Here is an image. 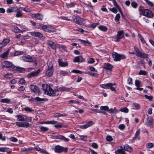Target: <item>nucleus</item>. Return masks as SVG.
Listing matches in <instances>:
<instances>
[{
    "instance_id": "nucleus-3",
    "label": "nucleus",
    "mask_w": 154,
    "mask_h": 154,
    "mask_svg": "<svg viewBox=\"0 0 154 154\" xmlns=\"http://www.w3.org/2000/svg\"><path fill=\"white\" fill-rule=\"evenodd\" d=\"M47 66L48 68L46 69L45 75L47 76L50 77L52 75L54 72L53 66L51 61L48 62Z\"/></svg>"
},
{
    "instance_id": "nucleus-14",
    "label": "nucleus",
    "mask_w": 154,
    "mask_h": 154,
    "mask_svg": "<svg viewBox=\"0 0 154 154\" xmlns=\"http://www.w3.org/2000/svg\"><path fill=\"white\" fill-rule=\"evenodd\" d=\"M40 72V70L39 69L32 72L28 75V77L29 78H31L34 76H37Z\"/></svg>"
},
{
    "instance_id": "nucleus-35",
    "label": "nucleus",
    "mask_w": 154,
    "mask_h": 154,
    "mask_svg": "<svg viewBox=\"0 0 154 154\" xmlns=\"http://www.w3.org/2000/svg\"><path fill=\"white\" fill-rule=\"evenodd\" d=\"M45 99L43 98H40L39 97H35L34 99V100H35L37 102H44L45 101Z\"/></svg>"
},
{
    "instance_id": "nucleus-39",
    "label": "nucleus",
    "mask_w": 154,
    "mask_h": 154,
    "mask_svg": "<svg viewBox=\"0 0 154 154\" xmlns=\"http://www.w3.org/2000/svg\"><path fill=\"white\" fill-rule=\"evenodd\" d=\"M154 146L152 143H148L146 144V147L147 148H151Z\"/></svg>"
},
{
    "instance_id": "nucleus-59",
    "label": "nucleus",
    "mask_w": 154,
    "mask_h": 154,
    "mask_svg": "<svg viewBox=\"0 0 154 154\" xmlns=\"http://www.w3.org/2000/svg\"><path fill=\"white\" fill-rule=\"evenodd\" d=\"M94 124V122L92 121H90L88 122L86 124V125H87V126H88V128Z\"/></svg>"
},
{
    "instance_id": "nucleus-2",
    "label": "nucleus",
    "mask_w": 154,
    "mask_h": 154,
    "mask_svg": "<svg viewBox=\"0 0 154 154\" xmlns=\"http://www.w3.org/2000/svg\"><path fill=\"white\" fill-rule=\"evenodd\" d=\"M3 66L6 68H11L14 70L18 71L20 72H23L25 71L24 69L19 67L15 66L13 65L12 63L8 61H5L3 62Z\"/></svg>"
},
{
    "instance_id": "nucleus-36",
    "label": "nucleus",
    "mask_w": 154,
    "mask_h": 154,
    "mask_svg": "<svg viewBox=\"0 0 154 154\" xmlns=\"http://www.w3.org/2000/svg\"><path fill=\"white\" fill-rule=\"evenodd\" d=\"M21 10L30 13L31 12V10L27 7H21Z\"/></svg>"
},
{
    "instance_id": "nucleus-23",
    "label": "nucleus",
    "mask_w": 154,
    "mask_h": 154,
    "mask_svg": "<svg viewBox=\"0 0 154 154\" xmlns=\"http://www.w3.org/2000/svg\"><path fill=\"white\" fill-rule=\"evenodd\" d=\"M123 148L124 150L130 152H131L133 151L132 148L127 145H125Z\"/></svg>"
},
{
    "instance_id": "nucleus-31",
    "label": "nucleus",
    "mask_w": 154,
    "mask_h": 154,
    "mask_svg": "<svg viewBox=\"0 0 154 154\" xmlns=\"http://www.w3.org/2000/svg\"><path fill=\"white\" fill-rule=\"evenodd\" d=\"M110 113H112L113 114L116 113L118 112V111L115 109V108L114 109H111L108 110V111Z\"/></svg>"
},
{
    "instance_id": "nucleus-9",
    "label": "nucleus",
    "mask_w": 154,
    "mask_h": 154,
    "mask_svg": "<svg viewBox=\"0 0 154 154\" xmlns=\"http://www.w3.org/2000/svg\"><path fill=\"white\" fill-rule=\"evenodd\" d=\"M29 88L31 90L35 93L38 94V95L39 94L40 90L37 86L34 85H30Z\"/></svg>"
},
{
    "instance_id": "nucleus-61",
    "label": "nucleus",
    "mask_w": 154,
    "mask_h": 154,
    "mask_svg": "<svg viewBox=\"0 0 154 154\" xmlns=\"http://www.w3.org/2000/svg\"><path fill=\"white\" fill-rule=\"evenodd\" d=\"M140 82L138 80H136L135 81V85L137 86V87H139L140 85Z\"/></svg>"
},
{
    "instance_id": "nucleus-1",
    "label": "nucleus",
    "mask_w": 154,
    "mask_h": 154,
    "mask_svg": "<svg viewBox=\"0 0 154 154\" xmlns=\"http://www.w3.org/2000/svg\"><path fill=\"white\" fill-rule=\"evenodd\" d=\"M42 89L45 93L52 97L57 96L59 95L58 91H68L72 89V88H67L63 86L57 88V89L53 90L50 86L47 84H43L42 85Z\"/></svg>"
},
{
    "instance_id": "nucleus-20",
    "label": "nucleus",
    "mask_w": 154,
    "mask_h": 154,
    "mask_svg": "<svg viewBox=\"0 0 154 154\" xmlns=\"http://www.w3.org/2000/svg\"><path fill=\"white\" fill-rule=\"evenodd\" d=\"M137 56L142 58H147L148 55L144 53H143L140 51L138 54H136Z\"/></svg>"
},
{
    "instance_id": "nucleus-60",
    "label": "nucleus",
    "mask_w": 154,
    "mask_h": 154,
    "mask_svg": "<svg viewBox=\"0 0 154 154\" xmlns=\"http://www.w3.org/2000/svg\"><path fill=\"white\" fill-rule=\"evenodd\" d=\"M131 5L134 8H136L138 6V5L137 3L135 2H133L131 3Z\"/></svg>"
},
{
    "instance_id": "nucleus-4",
    "label": "nucleus",
    "mask_w": 154,
    "mask_h": 154,
    "mask_svg": "<svg viewBox=\"0 0 154 154\" xmlns=\"http://www.w3.org/2000/svg\"><path fill=\"white\" fill-rule=\"evenodd\" d=\"M112 57L115 61H119L122 59L126 58L125 56L122 54H119L116 52H113L112 54Z\"/></svg>"
},
{
    "instance_id": "nucleus-55",
    "label": "nucleus",
    "mask_w": 154,
    "mask_h": 154,
    "mask_svg": "<svg viewBox=\"0 0 154 154\" xmlns=\"http://www.w3.org/2000/svg\"><path fill=\"white\" fill-rule=\"evenodd\" d=\"M106 139L109 142L113 140L112 137L110 136H107L106 137Z\"/></svg>"
},
{
    "instance_id": "nucleus-46",
    "label": "nucleus",
    "mask_w": 154,
    "mask_h": 154,
    "mask_svg": "<svg viewBox=\"0 0 154 154\" xmlns=\"http://www.w3.org/2000/svg\"><path fill=\"white\" fill-rule=\"evenodd\" d=\"M133 107L134 108V109H139L140 107L139 104L137 103H133Z\"/></svg>"
},
{
    "instance_id": "nucleus-33",
    "label": "nucleus",
    "mask_w": 154,
    "mask_h": 154,
    "mask_svg": "<svg viewBox=\"0 0 154 154\" xmlns=\"http://www.w3.org/2000/svg\"><path fill=\"white\" fill-rule=\"evenodd\" d=\"M109 83L101 84L100 85V86L103 88L106 89H109Z\"/></svg>"
},
{
    "instance_id": "nucleus-24",
    "label": "nucleus",
    "mask_w": 154,
    "mask_h": 154,
    "mask_svg": "<svg viewBox=\"0 0 154 154\" xmlns=\"http://www.w3.org/2000/svg\"><path fill=\"white\" fill-rule=\"evenodd\" d=\"M58 62L60 66L62 67H65L68 66V63L67 62H62L60 59H58Z\"/></svg>"
},
{
    "instance_id": "nucleus-27",
    "label": "nucleus",
    "mask_w": 154,
    "mask_h": 154,
    "mask_svg": "<svg viewBox=\"0 0 154 154\" xmlns=\"http://www.w3.org/2000/svg\"><path fill=\"white\" fill-rule=\"evenodd\" d=\"M17 119L19 121H25L24 117L21 115H17L16 116Z\"/></svg>"
},
{
    "instance_id": "nucleus-12",
    "label": "nucleus",
    "mask_w": 154,
    "mask_h": 154,
    "mask_svg": "<svg viewBox=\"0 0 154 154\" xmlns=\"http://www.w3.org/2000/svg\"><path fill=\"white\" fill-rule=\"evenodd\" d=\"M23 60L26 62H32L33 61L32 57L31 56L26 55L22 57Z\"/></svg>"
},
{
    "instance_id": "nucleus-8",
    "label": "nucleus",
    "mask_w": 154,
    "mask_h": 154,
    "mask_svg": "<svg viewBox=\"0 0 154 154\" xmlns=\"http://www.w3.org/2000/svg\"><path fill=\"white\" fill-rule=\"evenodd\" d=\"M72 19L75 23L79 25H82L83 23L84 20L79 16H73L72 17Z\"/></svg>"
},
{
    "instance_id": "nucleus-5",
    "label": "nucleus",
    "mask_w": 154,
    "mask_h": 154,
    "mask_svg": "<svg viewBox=\"0 0 154 154\" xmlns=\"http://www.w3.org/2000/svg\"><path fill=\"white\" fill-rule=\"evenodd\" d=\"M68 150L67 147L64 148L60 145H57L55 146L54 151L57 153H60L63 152H66Z\"/></svg>"
},
{
    "instance_id": "nucleus-10",
    "label": "nucleus",
    "mask_w": 154,
    "mask_h": 154,
    "mask_svg": "<svg viewBox=\"0 0 154 154\" xmlns=\"http://www.w3.org/2000/svg\"><path fill=\"white\" fill-rule=\"evenodd\" d=\"M124 37V32L123 30L118 31L117 34V37L115 41L119 42L120 40Z\"/></svg>"
},
{
    "instance_id": "nucleus-49",
    "label": "nucleus",
    "mask_w": 154,
    "mask_h": 154,
    "mask_svg": "<svg viewBox=\"0 0 154 154\" xmlns=\"http://www.w3.org/2000/svg\"><path fill=\"white\" fill-rule=\"evenodd\" d=\"M75 5V4L73 3H71L70 4H66L67 7L68 8L73 7Z\"/></svg>"
},
{
    "instance_id": "nucleus-32",
    "label": "nucleus",
    "mask_w": 154,
    "mask_h": 154,
    "mask_svg": "<svg viewBox=\"0 0 154 154\" xmlns=\"http://www.w3.org/2000/svg\"><path fill=\"white\" fill-rule=\"evenodd\" d=\"M98 27L100 30L103 32H106L107 30V28L105 26H100Z\"/></svg>"
},
{
    "instance_id": "nucleus-54",
    "label": "nucleus",
    "mask_w": 154,
    "mask_h": 154,
    "mask_svg": "<svg viewBox=\"0 0 154 154\" xmlns=\"http://www.w3.org/2000/svg\"><path fill=\"white\" fill-rule=\"evenodd\" d=\"M139 38H140V40L143 44H144L146 42L145 40L142 37V36L140 35H138Z\"/></svg>"
},
{
    "instance_id": "nucleus-21",
    "label": "nucleus",
    "mask_w": 154,
    "mask_h": 154,
    "mask_svg": "<svg viewBox=\"0 0 154 154\" xmlns=\"http://www.w3.org/2000/svg\"><path fill=\"white\" fill-rule=\"evenodd\" d=\"M112 67V66L109 63H104L103 66L104 68L109 70H111Z\"/></svg>"
},
{
    "instance_id": "nucleus-57",
    "label": "nucleus",
    "mask_w": 154,
    "mask_h": 154,
    "mask_svg": "<svg viewBox=\"0 0 154 154\" xmlns=\"http://www.w3.org/2000/svg\"><path fill=\"white\" fill-rule=\"evenodd\" d=\"M60 140H62L66 142H68L69 140V139L68 138H66L64 136L62 135H61V137Z\"/></svg>"
},
{
    "instance_id": "nucleus-43",
    "label": "nucleus",
    "mask_w": 154,
    "mask_h": 154,
    "mask_svg": "<svg viewBox=\"0 0 154 154\" xmlns=\"http://www.w3.org/2000/svg\"><path fill=\"white\" fill-rule=\"evenodd\" d=\"M8 148L7 147H0V152H6L8 151Z\"/></svg>"
},
{
    "instance_id": "nucleus-42",
    "label": "nucleus",
    "mask_w": 154,
    "mask_h": 154,
    "mask_svg": "<svg viewBox=\"0 0 154 154\" xmlns=\"http://www.w3.org/2000/svg\"><path fill=\"white\" fill-rule=\"evenodd\" d=\"M24 110L27 112H31L33 110L29 107H26L24 108Z\"/></svg>"
},
{
    "instance_id": "nucleus-11",
    "label": "nucleus",
    "mask_w": 154,
    "mask_h": 154,
    "mask_svg": "<svg viewBox=\"0 0 154 154\" xmlns=\"http://www.w3.org/2000/svg\"><path fill=\"white\" fill-rule=\"evenodd\" d=\"M16 125L17 126L21 127L28 128L29 126V123L26 122H16Z\"/></svg>"
},
{
    "instance_id": "nucleus-47",
    "label": "nucleus",
    "mask_w": 154,
    "mask_h": 154,
    "mask_svg": "<svg viewBox=\"0 0 154 154\" xmlns=\"http://www.w3.org/2000/svg\"><path fill=\"white\" fill-rule=\"evenodd\" d=\"M40 129L42 131L44 132L48 130V128L44 126L41 127Z\"/></svg>"
},
{
    "instance_id": "nucleus-22",
    "label": "nucleus",
    "mask_w": 154,
    "mask_h": 154,
    "mask_svg": "<svg viewBox=\"0 0 154 154\" xmlns=\"http://www.w3.org/2000/svg\"><path fill=\"white\" fill-rule=\"evenodd\" d=\"M147 121L146 122V124L149 126H152V122L153 121L152 118L151 116H149L147 119Z\"/></svg>"
},
{
    "instance_id": "nucleus-16",
    "label": "nucleus",
    "mask_w": 154,
    "mask_h": 154,
    "mask_svg": "<svg viewBox=\"0 0 154 154\" xmlns=\"http://www.w3.org/2000/svg\"><path fill=\"white\" fill-rule=\"evenodd\" d=\"M32 17H34L36 20H42L43 19V16L39 14H33L31 15Z\"/></svg>"
},
{
    "instance_id": "nucleus-41",
    "label": "nucleus",
    "mask_w": 154,
    "mask_h": 154,
    "mask_svg": "<svg viewBox=\"0 0 154 154\" xmlns=\"http://www.w3.org/2000/svg\"><path fill=\"white\" fill-rule=\"evenodd\" d=\"M71 72L79 74L84 73V72H82L80 70L76 69L73 70L71 71Z\"/></svg>"
},
{
    "instance_id": "nucleus-48",
    "label": "nucleus",
    "mask_w": 154,
    "mask_h": 154,
    "mask_svg": "<svg viewBox=\"0 0 154 154\" xmlns=\"http://www.w3.org/2000/svg\"><path fill=\"white\" fill-rule=\"evenodd\" d=\"M12 76L13 75L11 73H8L4 75V78L8 79L11 78Z\"/></svg>"
},
{
    "instance_id": "nucleus-25",
    "label": "nucleus",
    "mask_w": 154,
    "mask_h": 154,
    "mask_svg": "<svg viewBox=\"0 0 154 154\" xmlns=\"http://www.w3.org/2000/svg\"><path fill=\"white\" fill-rule=\"evenodd\" d=\"M17 14L15 16L17 17H23V15L22 11L19 9V10L16 12Z\"/></svg>"
},
{
    "instance_id": "nucleus-28",
    "label": "nucleus",
    "mask_w": 154,
    "mask_h": 154,
    "mask_svg": "<svg viewBox=\"0 0 154 154\" xmlns=\"http://www.w3.org/2000/svg\"><path fill=\"white\" fill-rule=\"evenodd\" d=\"M49 28L48 29V31L47 32H55V29L54 27L51 26L49 25L48 26V28Z\"/></svg>"
},
{
    "instance_id": "nucleus-6",
    "label": "nucleus",
    "mask_w": 154,
    "mask_h": 154,
    "mask_svg": "<svg viewBox=\"0 0 154 154\" xmlns=\"http://www.w3.org/2000/svg\"><path fill=\"white\" fill-rule=\"evenodd\" d=\"M143 15L149 18H151L153 16V13L150 10L148 9L143 10L142 12Z\"/></svg>"
},
{
    "instance_id": "nucleus-15",
    "label": "nucleus",
    "mask_w": 154,
    "mask_h": 154,
    "mask_svg": "<svg viewBox=\"0 0 154 154\" xmlns=\"http://www.w3.org/2000/svg\"><path fill=\"white\" fill-rule=\"evenodd\" d=\"M85 60L83 59V57L81 56L75 57L73 61L74 62H83L85 61Z\"/></svg>"
},
{
    "instance_id": "nucleus-58",
    "label": "nucleus",
    "mask_w": 154,
    "mask_h": 154,
    "mask_svg": "<svg viewBox=\"0 0 154 154\" xmlns=\"http://www.w3.org/2000/svg\"><path fill=\"white\" fill-rule=\"evenodd\" d=\"M113 2L114 4V5L118 9H119V7L117 4V2L116 1V0H113Z\"/></svg>"
},
{
    "instance_id": "nucleus-34",
    "label": "nucleus",
    "mask_w": 154,
    "mask_h": 154,
    "mask_svg": "<svg viewBox=\"0 0 154 154\" xmlns=\"http://www.w3.org/2000/svg\"><path fill=\"white\" fill-rule=\"evenodd\" d=\"M13 31L15 32L18 33L21 32L20 29L17 26H14L13 28Z\"/></svg>"
},
{
    "instance_id": "nucleus-52",
    "label": "nucleus",
    "mask_w": 154,
    "mask_h": 154,
    "mask_svg": "<svg viewBox=\"0 0 154 154\" xmlns=\"http://www.w3.org/2000/svg\"><path fill=\"white\" fill-rule=\"evenodd\" d=\"M84 73L86 74H89L91 75H92V76H95V77H97V74L96 73H91L89 72H84Z\"/></svg>"
},
{
    "instance_id": "nucleus-56",
    "label": "nucleus",
    "mask_w": 154,
    "mask_h": 154,
    "mask_svg": "<svg viewBox=\"0 0 154 154\" xmlns=\"http://www.w3.org/2000/svg\"><path fill=\"white\" fill-rule=\"evenodd\" d=\"M125 128V125L124 124L120 125L119 126V128L122 130H124Z\"/></svg>"
},
{
    "instance_id": "nucleus-7",
    "label": "nucleus",
    "mask_w": 154,
    "mask_h": 154,
    "mask_svg": "<svg viewBox=\"0 0 154 154\" xmlns=\"http://www.w3.org/2000/svg\"><path fill=\"white\" fill-rule=\"evenodd\" d=\"M30 35L32 36L38 37L40 39L44 41L45 39V37L40 32H29Z\"/></svg>"
},
{
    "instance_id": "nucleus-37",
    "label": "nucleus",
    "mask_w": 154,
    "mask_h": 154,
    "mask_svg": "<svg viewBox=\"0 0 154 154\" xmlns=\"http://www.w3.org/2000/svg\"><path fill=\"white\" fill-rule=\"evenodd\" d=\"M1 102L2 103H9L11 102V101L10 100L8 99V98H5L2 99L1 100Z\"/></svg>"
},
{
    "instance_id": "nucleus-53",
    "label": "nucleus",
    "mask_w": 154,
    "mask_h": 154,
    "mask_svg": "<svg viewBox=\"0 0 154 154\" xmlns=\"http://www.w3.org/2000/svg\"><path fill=\"white\" fill-rule=\"evenodd\" d=\"M11 8L12 12H16L19 10L17 7H12Z\"/></svg>"
},
{
    "instance_id": "nucleus-51",
    "label": "nucleus",
    "mask_w": 154,
    "mask_h": 154,
    "mask_svg": "<svg viewBox=\"0 0 154 154\" xmlns=\"http://www.w3.org/2000/svg\"><path fill=\"white\" fill-rule=\"evenodd\" d=\"M100 109L101 110H107L108 111L109 107L107 106H102L100 107Z\"/></svg>"
},
{
    "instance_id": "nucleus-29",
    "label": "nucleus",
    "mask_w": 154,
    "mask_h": 154,
    "mask_svg": "<svg viewBox=\"0 0 154 154\" xmlns=\"http://www.w3.org/2000/svg\"><path fill=\"white\" fill-rule=\"evenodd\" d=\"M40 26L41 27L42 29L45 31L47 32L48 31V29L49 28H48V26H46L41 24L40 25Z\"/></svg>"
},
{
    "instance_id": "nucleus-45",
    "label": "nucleus",
    "mask_w": 154,
    "mask_h": 154,
    "mask_svg": "<svg viewBox=\"0 0 154 154\" xmlns=\"http://www.w3.org/2000/svg\"><path fill=\"white\" fill-rule=\"evenodd\" d=\"M144 97L146 99L149 100L150 101H151L152 100L153 97L152 96H149L147 95H145Z\"/></svg>"
},
{
    "instance_id": "nucleus-17",
    "label": "nucleus",
    "mask_w": 154,
    "mask_h": 154,
    "mask_svg": "<svg viewBox=\"0 0 154 154\" xmlns=\"http://www.w3.org/2000/svg\"><path fill=\"white\" fill-rule=\"evenodd\" d=\"M10 41L8 38L4 39L2 42L0 43V46L2 48L4 47Z\"/></svg>"
},
{
    "instance_id": "nucleus-64",
    "label": "nucleus",
    "mask_w": 154,
    "mask_h": 154,
    "mask_svg": "<svg viewBox=\"0 0 154 154\" xmlns=\"http://www.w3.org/2000/svg\"><path fill=\"white\" fill-rule=\"evenodd\" d=\"M54 126L57 128H60L63 127V124L62 123H59L58 124L55 125Z\"/></svg>"
},
{
    "instance_id": "nucleus-44",
    "label": "nucleus",
    "mask_w": 154,
    "mask_h": 154,
    "mask_svg": "<svg viewBox=\"0 0 154 154\" xmlns=\"http://www.w3.org/2000/svg\"><path fill=\"white\" fill-rule=\"evenodd\" d=\"M147 72L145 71L140 70L138 74L139 75H147Z\"/></svg>"
},
{
    "instance_id": "nucleus-19",
    "label": "nucleus",
    "mask_w": 154,
    "mask_h": 154,
    "mask_svg": "<svg viewBox=\"0 0 154 154\" xmlns=\"http://www.w3.org/2000/svg\"><path fill=\"white\" fill-rule=\"evenodd\" d=\"M9 53V50H7L5 52L1 54L0 55V57L4 59H7L8 58Z\"/></svg>"
},
{
    "instance_id": "nucleus-18",
    "label": "nucleus",
    "mask_w": 154,
    "mask_h": 154,
    "mask_svg": "<svg viewBox=\"0 0 154 154\" xmlns=\"http://www.w3.org/2000/svg\"><path fill=\"white\" fill-rule=\"evenodd\" d=\"M116 154H127L124 151L123 147L122 146H120V148L118 149L115 151Z\"/></svg>"
},
{
    "instance_id": "nucleus-63",
    "label": "nucleus",
    "mask_w": 154,
    "mask_h": 154,
    "mask_svg": "<svg viewBox=\"0 0 154 154\" xmlns=\"http://www.w3.org/2000/svg\"><path fill=\"white\" fill-rule=\"evenodd\" d=\"M60 74L63 76L66 75H67V73L64 71H61L60 72Z\"/></svg>"
},
{
    "instance_id": "nucleus-26",
    "label": "nucleus",
    "mask_w": 154,
    "mask_h": 154,
    "mask_svg": "<svg viewBox=\"0 0 154 154\" xmlns=\"http://www.w3.org/2000/svg\"><path fill=\"white\" fill-rule=\"evenodd\" d=\"M66 116V114H61L59 112H57L53 116V117L54 118H57L61 116Z\"/></svg>"
},
{
    "instance_id": "nucleus-30",
    "label": "nucleus",
    "mask_w": 154,
    "mask_h": 154,
    "mask_svg": "<svg viewBox=\"0 0 154 154\" xmlns=\"http://www.w3.org/2000/svg\"><path fill=\"white\" fill-rule=\"evenodd\" d=\"M79 41L81 42L82 43L84 44L85 45H86V44H88L89 45H91V43L87 39H86L85 40H81V39H79Z\"/></svg>"
},
{
    "instance_id": "nucleus-38",
    "label": "nucleus",
    "mask_w": 154,
    "mask_h": 154,
    "mask_svg": "<svg viewBox=\"0 0 154 154\" xmlns=\"http://www.w3.org/2000/svg\"><path fill=\"white\" fill-rule=\"evenodd\" d=\"M147 4L149 6L151 7H153L154 6V4L152 2H151L149 0H146L145 1Z\"/></svg>"
},
{
    "instance_id": "nucleus-40",
    "label": "nucleus",
    "mask_w": 154,
    "mask_h": 154,
    "mask_svg": "<svg viewBox=\"0 0 154 154\" xmlns=\"http://www.w3.org/2000/svg\"><path fill=\"white\" fill-rule=\"evenodd\" d=\"M120 110L122 112L125 113H128V109L126 107L122 108Z\"/></svg>"
},
{
    "instance_id": "nucleus-50",
    "label": "nucleus",
    "mask_w": 154,
    "mask_h": 154,
    "mask_svg": "<svg viewBox=\"0 0 154 154\" xmlns=\"http://www.w3.org/2000/svg\"><path fill=\"white\" fill-rule=\"evenodd\" d=\"M120 18V14H118L116 15L115 17V20L116 22H117L119 20Z\"/></svg>"
},
{
    "instance_id": "nucleus-62",
    "label": "nucleus",
    "mask_w": 154,
    "mask_h": 154,
    "mask_svg": "<svg viewBox=\"0 0 154 154\" xmlns=\"http://www.w3.org/2000/svg\"><path fill=\"white\" fill-rule=\"evenodd\" d=\"M80 138L82 140L86 141L87 140V137L85 136L80 135Z\"/></svg>"
},
{
    "instance_id": "nucleus-13",
    "label": "nucleus",
    "mask_w": 154,
    "mask_h": 154,
    "mask_svg": "<svg viewBox=\"0 0 154 154\" xmlns=\"http://www.w3.org/2000/svg\"><path fill=\"white\" fill-rule=\"evenodd\" d=\"M47 44L52 49L55 50L56 48V45L55 43L51 40L47 41Z\"/></svg>"
}]
</instances>
